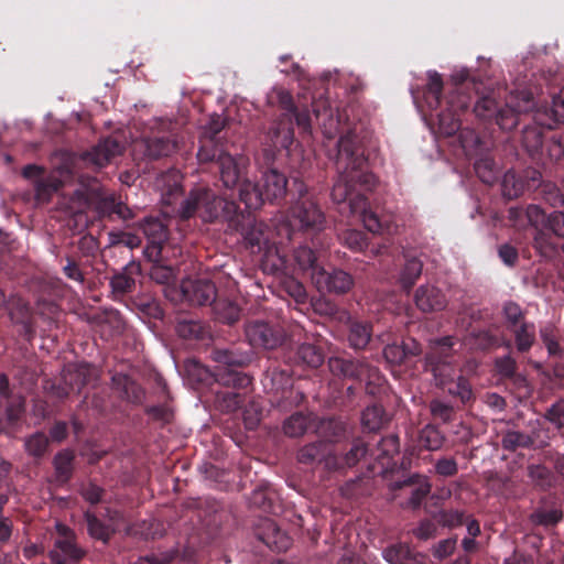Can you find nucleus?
Returning a JSON list of instances; mask_svg holds the SVG:
<instances>
[{"mask_svg": "<svg viewBox=\"0 0 564 564\" xmlns=\"http://www.w3.org/2000/svg\"><path fill=\"white\" fill-rule=\"evenodd\" d=\"M337 147L336 165L339 176L333 186L332 199L340 206L339 212L345 215H358L366 229L373 234H397V224L387 218H379L367 207L364 195L355 193L354 171L365 162L362 153L356 147V135L354 133L341 135Z\"/></svg>", "mask_w": 564, "mask_h": 564, "instance_id": "obj_1", "label": "nucleus"}, {"mask_svg": "<svg viewBox=\"0 0 564 564\" xmlns=\"http://www.w3.org/2000/svg\"><path fill=\"white\" fill-rule=\"evenodd\" d=\"M94 206L101 213H115L127 220L133 217L131 209L115 198L107 196L96 178L83 176L78 187L74 191L73 197L67 206L69 214H82L86 208Z\"/></svg>", "mask_w": 564, "mask_h": 564, "instance_id": "obj_2", "label": "nucleus"}, {"mask_svg": "<svg viewBox=\"0 0 564 564\" xmlns=\"http://www.w3.org/2000/svg\"><path fill=\"white\" fill-rule=\"evenodd\" d=\"M236 210L237 205L232 200H226L208 188H196L182 202L178 215L183 219L197 215L204 221H215L231 219Z\"/></svg>", "mask_w": 564, "mask_h": 564, "instance_id": "obj_3", "label": "nucleus"}, {"mask_svg": "<svg viewBox=\"0 0 564 564\" xmlns=\"http://www.w3.org/2000/svg\"><path fill=\"white\" fill-rule=\"evenodd\" d=\"M534 101L532 95L525 90L511 93L507 98L506 107L497 108V102L490 97H484L475 105V113L482 119L495 117L496 122L503 130H511L517 127L519 116L532 110Z\"/></svg>", "mask_w": 564, "mask_h": 564, "instance_id": "obj_4", "label": "nucleus"}, {"mask_svg": "<svg viewBox=\"0 0 564 564\" xmlns=\"http://www.w3.org/2000/svg\"><path fill=\"white\" fill-rule=\"evenodd\" d=\"M289 220L300 229L318 231L324 227L325 216L314 198L300 191L299 199L290 209Z\"/></svg>", "mask_w": 564, "mask_h": 564, "instance_id": "obj_5", "label": "nucleus"}, {"mask_svg": "<svg viewBox=\"0 0 564 564\" xmlns=\"http://www.w3.org/2000/svg\"><path fill=\"white\" fill-rule=\"evenodd\" d=\"M390 489L392 492H399L393 496V499L404 498L400 502L401 507L415 509L431 491V484L426 477L413 475L402 481L391 484Z\"/></svg>", "mask_w": 564, "mask_h": 564, "instance_id": "obj_6", "label": "nucleus"}, {"mask_svg": "<svg viewBox=\"0 0 564 564\" xmlns=\"http://www.w3.org/2000/svg\"><path fill=\"white\" fill-rule=\"evenodd\" d=\"M58 538L48 556L54 564H77L84 556V551L75 544L74 533L64 524L57 523Z\"/></svg>", "mask_w": 564, "mask_h": 564, "instance_id": "obj_7", "label": "nucleus"}, {"mask_svg": "<svg viewBox=\"0 0 564 564\" xmlns=\"http://www.w3.org/2000/svg\"><path fill=\"white\" fill-rule=\"evenodd\" d=\"M245 333L251 346L265 349L276 348L285 338V333L280 326L263 321L248 323Z\"/></svg>", "mask_w": 564, "mask_h": 564, "instance_id": "obj_8", "label": "nucleus"}, {"mask_svg": "<svg viewBox=\"0 0 564 564\" xmlns=\"http://www.w3.org/2000/svg\"><path fill=\"white\" fill-rule=\"evenodd\" d=\"M452 346L453 340L451 337L433 340L431 341V352L426 356V364L431 367L437 384L442 387L453 381L454 370L445 362L436 360V358L447 357Z\"/></svg>", "mask_w": 564, "mask_h": 564, "instance_id": "obj_9", "label": "nucleus"}, {"mask_svg": "<svg viewBox=\"0 0 564 564\" xmlns=\"http://www.w3.org/2000/svg\"><path fill=\"white\" fill-rule=\"evenodd\" d=\"M312 283L319 292L344 294L352 288L354 279L340 269L328 272L324 268H317L312 274Z\"/></svg>", "mask_w": 564, "mask_h": 564, "instance_id": "obj_10", "label": "nucleus"}, {"mask_svg": "<svg viewBox=\"0 0 564 564\" xmlns=\"http://www.w3.org/2000/svg\"><path fill=\"white\" fill-rule=\"evenodd\" d=\"M94 369L89 365H69L63 371L64 386L53 384L50 393L57 400H63L69 395L72 391L79 392L82 387L88 382L89 376Z\"/></svg>", "mask_w": 564, "mask_h": 564, "instance_id": "obj_11", "label": "nucleus"}, {"mask_svg": "<svg viewBox=\"0 0 564 564\" xmlns=\"http://www.w3.org/2000/svg\"><path fill=\"white\" fill-rule=\"evenodd\" d=\"M181 293L183 300L192 305H208L216 300V288L208 280H183Z\"/></svg>", "mask_w": 564, "mask_h": 564, "instance_id": "obj_12", "label": "nucleus"}, {"mask_svg": "<svg viewBox=\"0 0 564 564\" xmlns=\"http://www.w3.org/2000/svg\"><path fill=\"white\" fill-rule=\"evenodd\" d=\"M367 453L366 444L357 440L352 443L350 449L345 454L338 455L336 448L327 452L324 456V468L327 470H339L346 467L355 466Z\"/></svg>", "mask_w": 564, "mask_h": 564, "instance_id": "obj_13", "label": "nucleus"}, {"mask_svg": "<svg viewBox=\"0 0 564 564\" xmlns=\"http://www.w3.org/2000/svg\"><path fill=\"white\" fill-rule=\"evenodd\" d=\"M220 180L225 187L232 188L241 178L248 164V159L243 155L232 156L228 153L218 155Z\"/></svg>", "mask_w": 564, "mask_h": 564, "instance_id": "obj_14", "label": "nucleus"}, {"mask_svg": "<svg viewBox=\"0 0 564 564\" xmlns=\"http://www.w3.org/2000/svg\"><path fill=\"white\" fill-rule=\"evenodd\" d=\"M508 220L517 229H524L528 226L539 228L545 223V213L535 204L528 205L525 208L511 207L508 210Z\"/></svg>", "mask_w": 564, "mask_h": 564, "instance_id": "obj_15", "label": "nucleus"}, {"mask_svg": "<svg viewBox=\"0 0 564 564\" xmlns=\"http://www.w3.org/2000/svg\"><path fill=\"white\" fill-rule=\"evenodd\" d=\"M122 152V145L115 139L101 140L91 151L85 153L84 160L96 167H102L110 163Z\"/></svg>", "mask_w": 564, "mask_h": 564, "instance_id": "obj_16", "label": "nucleus"}, {"mask_svg": "<svg viewBox=\"0 0 564 564\" xmlns=\"http://www.w3.org/2000/svg\"><path fill=\"white\" fill-rule=\"evenodd\" d=\"M175 148L176 143L165 137L141 139L133 143L134 152H142L144 156L150 159L167 156L175 150Z\"/></svg>", "mask_w": 564, "mask_h": 564, "instance_id": "obj_17", "label": "nucleus"}, {"mask_svg": "<svg viewBox=\"0 0 564 564\" xmlns=\"http://www.w3.org/2000/svg\"><path fill=\"white\" fill-rule=\"evenodd\" d=\"M70 178V172L66 167H59L47 177L35 182V197L39 202H48L51 196L57 192Z\"/></svg>", "mask_w": 564, "mask_h": 564, "instance_id": "obj_18", "label": "nucleus"}, {"mask_svg": "<svg viewBox=\"0 0 564 564\" xmlns=\"http://www.w3.org/2000/svg\"><path fill=\"white\" fill-rule=\"evenodd\" d=\"M415 303L423 312L443 310L447 300L442 291L433 285H422L416 290Z\"/></svg>", "mask_w": 564, "mask_h": 564, "instance_id": "obj_19", "label": "nucleus"}, {"mask_svg": "<svg viewBox=\"0 0 564 564\" xmlns=\"http://www.w3.org/2000/svg\"><path fill=\"white\" fill-rule=\"evenodd\" d=\"M155 187L161 192L162 202L172 205L181 196V175L176 170L167 171L155 180Z\"/></svg>", "mask_w": 564, "mask_h": 564, "instance_id": "obj_20", "label": "nucleus"}, {"mask_svg": "<svg viewBox=\"0 0 564 564\" xmlns=\"http://www.w3.org/2000/svg\"><path fill=\"white\" fill-rule=\"evenodd\" d=\"M140 264L131 261L129 262L121 272L116 273L111 280L110 285L112 292L117 295H122L132 291L135 276L140 274Z\"/></svg>", "mask_w": 564, "mask_h": 564, "instance_id": "obj_21", "label": "nucleus"}, {"mask_svg": "<svg viewBox=\"0 0 564 564\" xmlns=\"http://www.w3.org/2000/svg\"><path fill=\"white\" fill-rule=\"evenodd\" d=\"M140 228L148 238L150 248L155 250L158 254L161 253L162 245L167 238L165 225L158 218L149 217L140 224Z\"/></svg>", "mask_w": 564, "mask_h": 564, "instance_id": "obj_22", "label": "nucleus"}, {"mask_svg": "<svg viewBox=\"0 0 564 564\" xmlns=\"http://www.w3.org/2000/svg\"><path fill=\"white\" fill-rule=\"evenodd\" d=\"M329 369L333 373L362 379L368 371H370L369 367L359 361L348 360L340 357H333L328 360Z\"/></svg>", "mask_w": 564, "mask_h": 564, "instance_id": "obj_23", "label": "nucleus"}, {"mask_svg": "<svg viewBox=\"0 0 564 564\" xmlns=\"http://www.w3.org/2000/svg\"><path fill=\"white\" fill-rule=\"evenodd\" d=\"M262 187L269 202L284 196L288 180L276 170H269L262 176Z\"/></svg>", "mask_w": 564, "mask_h": 564, "instance_id": "obj_24", "label": "nucleus"}, {"mask_svg": "<svg viewBox=\"0 0 564 564\" xmlns=\"http://www.w3.org/2000/svg\"><path fill=\"white\" fill-rule=\"evenodd\" d=\"M332 452V446L323 442L311 443L303 446L297 453V460L304 465L321 464L324 466V456Z\"/></svg>", "mask_w": 564, "mask_h": 564, "instance_id": "obj_25", "label": "nucleus"}, {"mask_svg": "<svg viewBox=\"0 0 564 564\" xmlns=\"http://www.w3.org/2000/svg\"><path fill=\"white\" fill-rule=\"evenodd\" d=\"M239 197L248 209H258L268 200L263 187L260 188L249 180L242 182L239 189Z\"/></svg>", "mask_w": 564, "mask_h": 564, "instance_id": "obj_26", "label": "nucleus"}, {"mask_svg": "<svg viewBox=\"0 0 564 564\" xmlns=\"http://www.w3.org/2000/svg\"><path fill=\"white\" fill-rule=\"evenodd\" d=\"M115 389L130 402H140L143 398L142 389L127 375L118 373L112 377Z\"/></svg>", "mask_w": 564, "mask_h": 564, "instance_id": "obj_27", "label": "nucleus"}, {"mask_svg": "<svg viewBox=\"0 0 564 564\" xmlns=\"http://www.w3.org/2000/svg\"><path fill=\"white\" fill-rule=\"evenodd\" d=\"M318 432L326 438L323 443L329 444L335 448V444L344 440L348 434V426L341 421L327 420L321 423Z\"/></svg>", "mask_w": 564, "mask_h": 564, "instance_id": "obj_28", "label": "nucleus"}, {"mask_svg": "<svg viewBox=\"0 0 564 564\" xmlns=\"http://www.w3.org/2000/svg\"><path fill=\"white\" fill-rule=\"evenodd\" d=\"M371 338V328L367 323L351 322L349 326L348 341L355 349L365 348Z\"/></svg>", "mask_w": 564, "mask_h": 564, "instance_id": "obj_29", "label": "nucleus"}, {"mask_svg": "<svg viewBox=\"0 0 564 564\" xmlns=\"http://www.w3.org/2000/svg\"><path fill=\"white\" fill-rule=\"evenodd\" d=\"M268 138L274 149H288L293 142V131L288 124L280 122L269 131Z\"/></svg>", "mask_w": 564, "mask_h": 564, "instance_id": "obj_30", "label": "nucleus"}, {"mask_svg": "<svg viewBox=\"0 0 564 564\" xmlns=\"http://www.w3.org/2000/svg\"><path fill=\"white\" fill-rule=\"evenodd\" d=\"M312 421V417L303 413H295L291 415L283 424V431L291 437L303 435Z\"/></svg>", "mask_w": 564, "mask_h": 564, "instance_id": "obj_31", "label": "nucleus"}, {"mask_svg": "<svg viewBox=\"0 0 564 564\" xmlns=\"http://www.w3.org/2000/svg\"><path fill=\"white\" fill-rule=\"evenodd\" d=\"M423 263L417 258H408L400 274V282L405 289H410L422 273Z\"/></svg>", "mask_w": 564, "mask_h": 564, "instance_id": "obj_32", "label": "nucleus"}, {"mask_svg": "<svg viewBox=\"0 0 564 564\" xmlns=\"http://www.w3.org/2000/svg\"><path fill=\"white\" fill-rule=\"evenodd\" d=\"M317 256L316 253L308 247L303 246L299 247L294 251V260L296 264L299 265L300 270L302 271H310L311 275L314 273L315 269L322 268L317 263Z\"/></svg>", "mask_w": 564, "mask_h": 564, "instance_id": "obj_33", "label": "nucleus"}, {"mask_svg": "<svg viewBox=\"0 0 564 564\" xmlns=\"http://www.w3.org/2000/svg\"><path fill=\"white\" fill-rule=\"evenodd\" d=\"M517 348L519 351L530 349L535 338V327L531 323H521L513 329Z\"/></svg>", "mask_w": 564, "mask_h": 564, "instance_id": "obj_34", "label": "nucleus"}, {"mask_svg": "<svg viewBox=\"0 0 564 564\" xmlns=\"http://www.w3.org/2000/svg\"><path fill=\"white\" fill-rule=\"evenodd\" d=\"M73 459L74 455L70 451H63L55 456L54 466L58 480H68L73 470Z\"/></svg>", "mask_w": 564, "mask_h": 564, "instance_id": "obj_35", "label": "nucleus"}, {"mask_svg": "<svg viewBox=\"0 0 564 564\" xmlns=\"http://www.w3.org/2000/svg\"><path fill=\"white\" fill-rule=\"evenodd\" d=\"M443 442V435L434 426L427 425L420 433V444L429 451L440 449Z\"/></svg>", "mask_w": 564, "mask_h": 564, "instance_id": "obj_36", "label": "nucleus"}, {"mask_svg": "<svg viewBox=\"0 0 564 564\" xmlns=\"http://www.w3.org/2000/svg\"><path fill=\"white\" fill-rule=\"evenodd\" d=\"M563 517V513L560 509H538L531 516L530 519L532 523L539 525H554L556 524Z\"/></svg>", "mask_w": 564, "mask_h": 564, "instance_id": "obj_37", "label": "nucleus"}, {"mask_svg": "<svg viewBox=\"0 0 564 564\" xmlns=\"http://www.w3.org/2000/svg\"><path fill=\"white\" fill-rule=\"evenodd\" d=\"M427 78V93L431 96V99H427V104L431 108H434L440 104V98L443 91V79L436 70H429Z\"/></svg>", "mask_w": 564, "mask_h": 564, "instance_id": "obj_38", "label": "nucleus"}, {"mask_svg": "<svg viewBox=\"0 0 564 564\" xmlns=\"http://www.w3.org/2000/svg\"><path fill=\"white\" fill-rule=\"evenodd\" d=\"M362 425L369 431L380 429L383 423V410L379 405H370L366 408L361 415Z\"/></svg>", "mask_w": 564, "mask_h": 564, "instance_id": "obj_39", "label": "nucleus"}, {"mask_svg": "<svg viewBox=\"0 0 564 564\" xmlns=\"http://www.w3.org/2000/svg\"><path fill=\"white\" fill-rule=\"evenodd\" d=\"M410 551L406 544L397 543L386 547L382 551V556L389 564H403Z\"/></svg>", "mask_w": 564, "mask_h": 564, "instance_id": "obj_40", "label": "nucleus"}, {"mask_svg": "<svg viewBox=\"0 0 564 564\" xmlns=\"http://www.w3.org/2000/svg\"><path fill=\"white\" fill-rule=\"evenodd\" d=\"M24 446L30 455L40 457L46 453L48 440L45 434L37 432L25 440Z\"/></svg>", "mask_w": 564, "mask_h": 564, "instance_id": "obj_41", "label": "nucleus"}, {"mask_svg": "<svg viewBox=\"0 0 564 564\" xmlns=\"http://www.w3.org/2000/svg\"><path fill=\"white\" fill-rule=\"evenodd\" d=\"M299 358L310 367H318L323 364V354L311 344H303L297 350Z\"/></svg>", "mask_w": 564, "mask_h": 564, "instance_id": "obj_42", "label": "nucleus"}, {"mask_svg": "<svg viewBox=\"0 0 564 564\" xmlns=\"http://www.w3.org/2000/svg\"><path fill=\"white\" fill-rule=\"evenodd\" d=\"M502 194L507 198H516L523 192V183L512 172H507L501 183Z\"/></svg>", "mask_w": 564, "mask_h": 564, "instance_id": "obj_43", "label": "nucleus"}, {"mask_svg": "<svg viewBox=\"0 0 564 564\" xmlns=\"http://www.w3.org/2000/svg\"><path fill=\"white\" fill-rule=\"evenodd\" d=\"M87 529L91 538L106 543L110 538V530L104 525L94 514L86 513Z\"/></svg>", "mask_w": 564, "mask_h": 564, "instance_id": "obj_44", "label": "nucleus"}, {"mask_svg": "<svg viewBox=\"0 0 564 564\" xmlns=\"http://www.w3.org/2000/svg\"><path fill=\"white\" fill-rule=\"evenodd\" d=\"M281 285L283 290L295 300L296 303L302 304L306 302V290L304 285L294 278H285Z\"/></svg>", "mask_w": 564, "mask_h": 564, "instance_id": "obj_45", "label": "nucleus"}, {"mask_svg": "<svg viewBox=\"0 0 564 564\" xmlns=\"http://www.w3.org/2000/svg\"><path fill=\"white\" fill-rule=\"evenodd\" d=\"M459 120L451 110L444 111L438 117V131L441 134L451 137L459 130Z\"/></svg>", "mask_w": 564, "mask_h": 564, "instance_id": "obj_46", "label": "nucleus"}, {"mask_svg": "<svg viewBox=\"0 0 564 564\" xmlns=\"http://www.w3.org/2000/svg\"><path fill=\"white\" fill-rule=\"evenodd\" d=\"M263 227L262 224H254L245 235L247 243L252 248L257 247L259 251L269 243Z\"/></svg>", "mask_w": 564, "mask_h": 564, "instance_id": "obj_47", "label": "nucleus"}, {"mask_svg": "<svg viewBox=\"0 0 564 564\" xmlns=\"http://www.w3.org/2000/svg\"><path fill=\"white\" fill-rule=\"evenodd\" d=\"M502 446L506 449H516L517 447H527L532 444L530 436L517 431H510L502 437Z\"/></svg>", "mask_w": 564, "mask_h": 564, "instance_id": "obj_48", "label": "nucleus"}, {"mask_svg": "<svg viewBox=\"0 0 564 564\" xmlns=\"http://www.w3.org/2000/svg\"><path fill=\"white\" fill-rule=\"evenodd\" d=\"M544 226H539L535 228L536 232L534 235V246L543 256H549L554 251V245L551 240V237L544 231Z\"/></svg>", "mask_w": 564, "mask_h": 564, "instance_id": "obj_49", "label": "nucleus"}, {"mask_svg": "<svg viewBox=\"0 0 564 564\" xmlns=\"http://www.w3.org/2000/svg\"><path fill=\"white\" fill-rule=\"evenodd\" d=\"M545 229H550L555 236L564 238V214L561 212H553L542 225Z\"/></svg>", "mask_w": 564, "mask_h": 564, "instance_id": "obj_50", "label": "nucleus"}, {"mask_svg": "<svg viewBox=\"0 0 564 564\" xmlns=\"http://www.w3.org/2000/svg\"><path fill=\"white\" fill-rule=\"evenodd\" d=\"M150 276L158 283L169 284L174 279V271L169 265L154 263L151 268Z\"/></svg>", "mask_w": 564, "mask_h": 564, "instance_id": "obj_51", "label": "nucleus"}, {"mask_svg": "<svg viewBox=\"0 0 564 564\" xmlns=\"http://www.w3.org/2000/svg\"><path fill=\"white\" fill-rule=\"evenodd\" d=\"M213 359L223 366H242L246 362L243 357L237 356L228 350H215Z\"/></svg>", "mask_w": 564, "mask_h": 564, "instance_id": "obj_52", "label": "nucleus"}, {"mask_svg": "<svg viewBox=\"0 0 564 564\" xmlns=\"http://www.w3.org/2000/svg\"><path fill=\"white\" fill-rule=\"evenodd\" d=\"M475 171L479 178L487 184L495 181L496 175L492 169V162L488 159H481L475 163Z\"/></svg>", "mask_w": 564, "mask_h": 564, "instance_id": "obj_53", "label": "nucleus"}, {"mask_svg": "<svg viewBox=\"0 0 564 564\" xmlns=\"http://www.w3.org/2000/svg\"><path fill=\"white\" fill-rule=\"evenodd\" d=\"M344 243L351 250L359 251L366 246L365 236L358 230H347L341 237Z\"/></svg>", "mask_w": 564, "mask_h": 564, "instance_id": "obj_54", "label": "nucleus"}, {"mask_svg": "<svg viewBox=\"0 0 564 564\" xmlns=\"http://www.w3.org/2000/svg\"><path fill=\"white\" fill-rule=\"evenodd\" d=\"M383 356L390 364H401L406 357V348L402 345H388L383 349Z\"/></svg>", "mask_w": 564, "mask_h": 564, "instance_id": "obj_55", "label": "nucleus"}, {"mask_svg": "<svg viewBox=\"0 0 564 564\" xmlns=\"http://www.w3.org/2000/svg\"><path fill=\"white\" fill-rule=\"evenodd\" d=\"M366 161L361 164L360 167H357L354 171L355 175V183L358 182L361 187H364L367 191L372 189L377 184V178L372 173L364 172L362 167L365 165Z\"/></svg>", "mask_w": 564, "mask_h": 564, "instance_id": "obj_56", "label": "nucleus"}, {"mask_svg": "<svg viewBox=\"0 0 564 564\" xmlns=\"http://www.w3.org/2000/svg\"><path fill=\"white\" fill-rule=\"evenodd\" d=\"M456 542L454 538L440 541L433 549L434 556L440 560L449 556L456 547Z\"/></svg>", "mask_w": 564, "mask_h": 564, "instance_id": "obj_57", "label": "nucleus"}, {"mask_svg": "<svg viewBox=\"0 0 564 564\" xmlns=\"http://www.w3.org/2000/svg\"><path fill=\"white\" fill-rule=\"evenodd\" d=\"M503 312H505V316H506V319L508 321V323L516 327L521 318H522V310L521 307L514 303V302H508L506 303L505 307H503Z\"/></svg>", "mask_w": 564, "mask_h": 564, "instance_id": "obj_58", "label": "nucleus"}, {"mask_svg": "<svg viewBox=\"0 0 564 564\" xmlns=\"http://www.w3.org/2000/svg\"><path fill=\"white\" fill-rule=\"evenodd\" d=\"M543 195L544 199L552 206H560L564 204V196L555 185H544Z\"/></svg>", "mask_w": 564, "mask_h": 564, "instance_id": "obj_59", "label": "nucleus"}, {"mask_svg": "<svg viewBox=\"0 0 564 564\" xmlns=\"http://www.w3.org/2000/svg\"><path fill=\"white\" fill-rule=\"evenodd\" d=\"M435 470L441 476H453L457 473V463L453 458H442L435 464Z\"/></svg>", "mask_w": 564, "mask_h": 564, "instance_id": "obj_60", "label": "nucleus"}, {"mask_svg": "<svg viewBox=\"0 0 564 564\" xmlns=\"http://www.w3.org/2000/svg\"><path fill=\"white\" fill-rule=\"evenodd\" d=\"M448 392L455 395H458L462 401H467L471 397V389L467 381L462 377L458 378V381L455 383V387H448Z\"/></svg>", "mask_w": 564, "mask_h": 564, "instance_id": "obj_61", "label": "nucleus"}, {"mask_svg": "<svg viewBox=\"0 0 564 564\" xmlns=\"http://www.w3.org/2000/svg\"><path fill=\"white\" fill-rule=\"evenodd\" d=\"M431 411L435 417H438L442 421L447 422L451 420L453 410L452 406H449L448 404L435 400L431 402Z\"/></svg>", "mask_w": 564, "mask_h": 564, "instance_id": "obj_62", "label": "nucleus"}, {"mask_svg": "<svg viewBox=\"0 0 564 564\" xmlns=\"http://www.w3.org/2000/svg\"><path fill=\"white\" fill-rule=\"evenodd\" d=\"M551 112L555 122L564 123V91L553 98Z\"/></svg>", "mask_w": 564, "mask_h": 564, "instance_id": "obj_63", "label": "nucleus"}, {"mask_svg": "<svg viewBox=\"0 0 564 564\" xmlns=\"http://www.w3.org/2000/svg\"><path fill=\"white\" fill-rule=\"evenodd\" d=\"M245 425L253 430L260 422V412L254 404H250L243 412Z\"/></svg>", "mask_w": 564, "mask_h": 564, "instance_id": "obj_64", "label": "nucleus"}]
</instances>
